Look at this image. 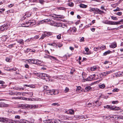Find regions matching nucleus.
<instances>
[{"label":"nucleus","mask_w":123,"mask_h":123,"mask_svg":"<svg viewBox=\"0 0 123 123\" xmlns=\"http://www.w3.org/2000/svg\"><path fill=\"white\" fill-rule=\"evenodd\" d=\"M42 61H39L38 60H35V64L37 65H40L42 63Z\"/></svg>","instance_id":"obj_17"},{"label":"nucleus","mask_w":123,"mask_h":123,"mask_svg":"<svg viewBox=\"0 0 123 123\" xmlns=\"http://www.w3.org/2000/svg\"><path fill=\"white\" fill-rule=\"evenodd\" d=\"M115 70H112L109 71H108L106 72V75H107L108 74H110L111 73H112L113 72H114Z\"/></svg>","instance_id":"obj_29"},{"label":"nucleus","mask_w":123,"mask_h":123,"mask_svg":"<svg viewBox=\"0 0 123 123\" xmlns=\"http://www.w3.org/2000/svg\"><path fill=\"white\" fill-rule=\"evenodd\" d=\"M25 94H27L31 96H32L33 94V93L32 92H25Z\"/></svg>","instance_id":"obj_42"},{"label":"nucleus","mask_w":123,"mask_h":123,"mask_svg":"<svg viewBox=\"0 0 123 123\" xmlns=\"http://www.w3.org/2000/svg\"><path fill=\"white\" fill-rule=\"evenodd\" d=\"M6 61L8 62H10L11 61V60L9 57H6Z\"/></svg>","instance_id":"obj_44"},{"label":"nucleus","mask_w":123,"mask_h":123,"mask_svg":"<svg viewBox=\"0 0 123 123\" xmlns=\"http://www.w3.org/2000/svg\"><path fill=\"white\" fill-rule=\"evenodd\" d=\"M80 6L81 8H86L87 7V6L84 4H81L80 5Z\"/></svg>","instance_id":"obj_21"},{"label":"nucleus","mask_w":123,"mask_h":123,"mask_svg":"<svg viewBox=\"0 0 123 123\" xmlns=\"http://www.w3.org/2000/svg\"><path fill=\"white\" fill-rule=\"evenodd\" d=\"M49 76L44 73H41L40 74V78L44 79L47 81L49 80Z\"/></svg>","instance_id":"obj_3"},{"label":"nucleus","mask_w":123,"mask_h":123,"mask_svg":"<svg viewBox=\"0 0 123 123\" xmlns=\"http://www.w3.org/2000/svg\"><path fill=\"white\" fill-rule=\"evenodd\" d=\"M119 89L117 88H115L112 91L113 92H117L118 91Z\"/></svg>","instance_id":"obj_52"},{"label":"nucleus","mask_w":123,"mask_h":123,"mask_svg":"<svg viewBox=\"0 0 123 123\" xmlns=\"http://www.w3.org/2000/svg\"><path fill=\"white\" fill-rule=\"evenodd\" d=\"M91 89V87L90 86H88L86 87L85 89L86 91H88Z\"/></svg>","instance_id":"obj_28"},{"label":"nucleus","mask_w":123,"mask_h":123,"mask_svg":"<svg viewBox=\"0 0 123 123\" xmlns=\"http://www.w3.org/2000/svg\"><path fill=\"white\" fill-rule=\"evenodd\" d=\"M116 22L111 21L110 25H116Z\"/></svg>","instance_id":"obj_49"},{"label":"nucleus","mask_w":123,"mask_h":123,"mask_svg":"<svg viewBox=\"0 0 123 123\" xmlns=\"http://www.w3.org/2000/svg\"><path fill=\"white\" fill-rule=\"evenodd\" d=\"M93 78L92 77V76H90L86 78L85 80L86 81H90L93 79Z\"/></svg>","instance_id":"obj_19"},{"label":"nucleus","mask_w":123,"mask_h":123,"mask_svg":"<svg viewBox=\"0 0 123 123\" xmlns=\"http://www.w3.org/2000/svg\"><path fill=\"white\" fill-rule=\"evenodd\" d=\"M76 117L77 118V119H80L81 118H87V117L86 116H78L77 115L76 116Z\"/></svg>","instance_id":"obj_9"},{"label":"nucleus","mask_w":123,"mask_h":123,"mask_svg":"<svg viewBox=\"0 0 123 123\" xmlns=\"http://www.w3.org/2000/svg\"><path fill=\"white\" fill-rule=\"evenodd\" d=\"M99 87L102 88H104L105 86V85L104 84H102L101 85H100L99 86Z\"/></svg>","instance_id":"obj_45"},{"label":"nucleus","mask_w":123,"mask_h":123,"mask_svg":"<svg viewBox=\"0 0 123 123\" xmlns=\"http://www.w3.org/2000/svg\"><path fill=\"white\" fill-rule=\"evenodd\" d=\"M111 52V51L109 50L106 51L103 53V55H106L108 54H110Z\"/></svg>","instance_id":"obj_24"},{"label":"nucleus","mask_w":123,"mask_h":123,"mask_svg":"<svg viewBox=\"0 0 123 123\" xmlns=\"http://www.w3.org/2000/svg\"><path fill=\"white\" fill-rule=\"evenodd\" d=\"M99 47H94V50L95 51H97L98 50H99Z\"/></svg>","instance_id":"obj_50"},{"label":"nucleus","mask_w":123,"mask_h":123,"mask_svg":"<svg viewBox=\"0 0 123 123\" xmlns=\"http://www.w3.org/2000/svg\"><path fill=\"white\" fill-rule=\"evenodd\" d=\"M15 45V43H14L13 44H11L9 45L8 46V48H11L13 47L14 45Z\"/></svg>","instance_id":"obj_41"},{"label":"nucleus","mask_w":123,"mask_h":123,"mask_svg":"<svg viewBox=\"0 0 123 123\" xmlns=\"http://www.w3.org/2000/svg\"><path fill=\"white\" fill-rule=\"evenodd\" d=\"M8 105L5 104L4 102L0 103V107H7L8 106Z\"/></svg>","instance_id":"obj_11"},{"label":"nucleus","mask_w":123,"mask_h":123,"mask_svg":"<svg viewBox=\"0 0 123 123\" xmlns=\"http://www.w3.org/2000/svg\"><path fill=\"white\" fill-rule=\"evenodd\" d=\"M44 90L46 92L47 90H49V87L47 86H44Z\"/></svg>","instance_id":"obj_39"},{"label":"nucleus","mask_w":123,"mask_h":123,"mask_svg":"<svg viewBox=\"0 0 123 123\" xmlns=\"http://www.w3.org/2000/svg\"><path fill=\"white\" fill-rule=\"evenodd\" d=\"M54 121L51 119H48L43 121V122L47 123H54Z\"/></svg>","instance_id":"obj_13"},{"label":"nucleus","mask_w":123,"mask_h":123,"mask_svg":"<svg viewBox=\"0 0 123 123\" xmlns=\"http://www.w3.org/2000/svg\"><path fill=\"white\" fill-rule=\"evenodd\" d=\"M121 22L123 23V19H121L119 21L116 22V25L121 24Z\"/></svg>","instance_id":"obj_27"},{"label":"nucleus","mask_w":123,"mask_h":123,"mask_svg":"<svg viewBox=\"0 0 123 123\" xmlns=\"http://www.w3.org/2000/svg\"><path fill=\"white\" fill-rule=\"evenodd\" d=\"M53 92L54 93H53V95H56L59 93L58 91L57 90H53Z\"/></svg>","instance_id":"obj_26"},{"label":"nucleus","mask_w":123,"mask_h":123,"mask_svg":"<svg viewBox=\"0 0 123 123\" xmlns=\"http://www.w3.org/2000/svg\"><path fill=\"white\" fill-rule=\"evenodd\" d=\"M7 29V27L5 25H3L0 27V30L1 31H3Z\"/></svg>","instance_id":"obj_8"},{"label":"nucleus","mask_w":123,"mask_h":123,"mask_svg":"<svg viewBox=\"0 0 123 123\" xmlns=\"http://www.w3.org/2000/svg\"><path fill=\"white\" fill-rule=\"evenodd\" d=\"M18 106L21 108L25 109L26 108L28 109L29 108V105H25L24 104H19L18 105Z\"/></svg>","instance_id":"obj_4"},{"label":"nucleus","mask_w":123,"mask_h":123,"mask_svg":"<svg viewBox=\"0 0 123 123\" xmlns=\"http://www.w3.org/2000/svg\"><path fill=\"white\" fill-rule=\"evenodd\" d=\"M57 27H61V26H62V24L61 23H57Z\"/></svg>","instance_id":"obj_53"},{"label":"nucleus","mask_w":123,"mask_h":123,"mask_svg":"<svg viewBox=\"0 0 123 123\" xmlns=\"http://www.w3.org/2000/svg\"><path fill=\"white\" fill-rule=\"evenodd\" d=\"M122 13L121 12H118L116 14L117 15L120 16L122 15Z\"/></svg>","instance_id":"obj_63"},{"label":"nucleus","mask_w":123,"mask_h":123,"mask_svg":"<svg viewBox=\"0 0 123 123\" xmlns=\"http://www.w3.org/2000/svg\"><path fill=\"white\" fill-rule=\"evenodd\" d=\"M118 101H113L112 103L113 104H117L118 103Z\"/></svg>","instance_id":"obj_56"},{"label":"nucleus","mask_w":123,"mask_h":123,"mask_svg":"<svg viewBox=\"0 0 123 123\" xmlns=\"http://www.w3.org/2000/svg\"><path fill=\"white\" fill-rule=\"evenodd\" d=\"M69 90V89L68 88L66 87V88L64 90V91L65 92H68Z\"/></svg>","instance_id":"obj_59"},{"label":"nucleus","mask_w":123,"mask_h":123,"mask_svg":"<svg viewBox=\"0 0 123 123\" xmlns=\"http://www.w3.org/2000/svg\"><path fill=\"white\" fill-rule=\"evenodd\" d=\"M114 116H116L115 117V119H120L121 118H122V117H120V116H116V115H114Z\"/></svg>","instance_id":"obj_38"},{"label":"nucleus","mask_w":123,"mask_h":123,"mask_svg":"<svg viewBox=\"0 0 123 123\" xmlns=\"http://www.w3.org/2000/svg\"><path fill=\"white\" fill-rule=\"evenodd\" d=\"M111 18L112 19L115 20H117L118 19V18H117L113 16H111Z\"/></svg>","instance_id":"obj_46"},{"label":"nucleus","mask_w":123,"mask_h":123,"mask_svg":"<svg viewBox=\"0 0 123 123\" xmlns=\"http://www.w3.org/2000/svg\"><path fill=\"white\" fill-rule=\"evenodd\" d=\"M17 42L18 43L21 44H23L24 43V41L22 39L18 40Z\"/></svg>","instance_id":"obj_34"},{"label":"nucleus","mask_w":123,"mask_h":123,"mask_svg":"<svg viewBox=\"0 0 123 123\" xmlns=\"http://www.w3.org/2000/svg\"><path fill=\"white\" fill-rule=\"evenodd\" d=\"M90 11L91 12H93L94 13L98 14V9L97 8H91Z\"/></svg>","instance_id":"obj_5"},{"label":"nucleus","mask_w":123,"mask_h":123,"mask_svg":"<svg viewBox=\"0 0 123 123\" xmlns=\"http://www.w3.org/2000/svg\"><path fill=\"white\" fill-rule=\"evenodd\" d=\"M111 21L107 20L105 21L104 23L106 24L110 25Z\"/></svg>","instance_id":"obj_36"},{"label":"nucleus","mask_w":123,"mask_h":123,"mask_svg":"<svg viewBox=\"0 0 123 123\" xmlns=\"http://www.w3.org/2000/svg\"><path fill=\"white\" fill-rule=\"evenodd\" d=\"M119 76H123V72H118Z\"/></svg>","instance_id":"obj_43"},{"label":"nucleus","mask_w":123,"mask_h":123,"mask_svg":"<svg viewBox=\"0 0 123 123\" xmlns=\"http://www.w3.org/2000/svg\"><path fill=\"white\" fill-rule=\"evenodd\" d=\"M44 2L45 1L43 0H39L38 2L42 4H43Z\"/></svg>","instance_id":"obj_48"},{"label":"nucleus","mask_w":123,"mask_h":123,"mask_svg":"<svg viewBox=\"0 0 123 123\" xmlns=\"http://www.w3.org/2000/svg\"><path fill=\"white\" fill-rule=\"evenodd\" d=\"M38 106L37 105H29V108H32L34 109L35 108H37Z\"/></svg>","instance_id":"obj_16"},{"label":"nucleus","mask_w":123,"mask_h":123,"mask_svg":"<svg viewBox=\"0 0 123 123\" xmlns=\"http://www.w3.org/2000/svg\"><path fill=\"white\" fill-rule=\"evenodd\" d=\"M13 89L16 90H19L21 89V87H14Z\"/></svg>","instance_id":"obj_47"},{"label":"nucleus","mask_w":123,"mask_h":123,"mask_svg":"<svg viewBox=\"0 0 123 123\" xmlns=\"http://www.w3.org/2000/svg\"><path fill=\"white\" fill-rule=\"evenodd\" d=\"M59 105H60L58 103H52L51 105L52 106H59Z\"/></svg>","instance_id":"obj_40"},{"label":"nucleus","mask_w":123,"mask_h":123,"mask_svg":"<svg viewBox=\"0 0 123 123\" xmlns=\"http://www.w3.org/2000/svg\"><path fill=\"white\" fill-rule=\"evenodd\" d=\"M98 12V14H101L102 13H103L104 12L103 11H102L99 9Z\"/></svg>","instance_id":"obj_58"},{"label":"nucleus","mask_w":123,"mask_h":123,"mask_svg":"<svg viewBox=\"0 0 123 123\" xmlns=\"http://www.w3.org/2000/svg\"><path fill=\"white\" fill-rule=\"evenodd\" d=\"M54 123H69L67 122H63L59 119H57L54 121Z\"/></svg>","instance_id":"obj_6"},{"label":"nucleus","mask_w":123,"mask_h":123,"mask_svg":"<svg viewBox=\"0 0 123 123\" xmlns=\"http://www.w3.org/2000/svg\"><path fill=\"white\" fill-rule=\"evenodd\" d=\"M36 24V21L34 20H29L22 23L23 25H25L24 27H28L29 26H32Z\"/></svg>","instance_id":"obj_1"},{"label":"nucleus","mask_w":123,"mask_h":123,"mask_svg":"<svg viewBox=\"0 0 123 123\" xmlns=\"http://www.w3.org/2000/svg\"><path fill=\"white\" fill-rule=\"evenodd\" d=\"M0 121L4 123H16V121H15L3 118H0Z\"/></svg>","instance_id":"obj_2"},{"label":"nucleus","mask_w":123,"mask_h":123,"mask_svg":"<svg viewBox=\"0 0 123 123\" xmlns=\"http://www.w3.org/2000/svg\"><path fill=\"white\" fill-rule=\"evenodd\" d=\"M81 88V87L80 86H78L77 87L76 89L77 91H79Z\"/></svg>","instance_id":"obj_54"},{"label":"nucleus","mask_w":123,"mask_h":123,"mask_svg":"<svg viewBox=\"0 0 123 123\" xmlns=\"http://www.w3.org/2000/svg\"><path fill=\"white\" fill-rule=\"evenodd\" d=\"M117 44L115 43H114L110 45V47L112 48H114L117 47Z\"/></svg>","instance_id":"obj_12"},{"label":"nucleus","mask_w":123,"mask_h":123,"mask_svg":"<svg viewBox=\"0 0 123 123\" xmlns=\"http://www.w3.org/2000/svg\"><path fill=\"white\" fill-rule=\"evenodd\" d=\"M46 93L48 95H53V93H54L53 90H47L46 92Z\"/></svg>","instance_id":"obj_7"},{"label":"nucleus","mask_w":123,"mask_h":123,"mask_svg":"<svg viewBox=\"0 0 123 123\" xmlns=\"http://www.w3.org/2000/svg\"><path fill=\"white\" fill-rule=\"evenodd\" d=\"M24 86L32 88H34L35 87V86L34 85H24Z\"/></svg>","instance_id":"obj_22"},{"label":"nucleus","mask_w":123,"mask_h":123,"mask_svg":"<svg viewBox=\"0 0 123 123\" xmlns=\"http://www.w3.org/2000/svg\"><path fill=\"white\" fill-rule=\"evenodd\" d=\"M41 74V73H37L36 75L37 76V77L40 78V74Z\"/></svg>","instance_id":"obj_64"},{"label":"nucleus","mask_w":123,"mask_h":123,"mask_svg":"<svg viewBox=\"0 0 123 123\" xmlns=\"http://www.w3.org/2000/svg\"><path fill=\"white\" fill-rule=\"evenodd\" d=\"M14 71H16V73L17 74H19V70L17 68H16V70H15Z\"/></svg>","instance_id":"obj_55"},{"label":"nucleus","mask_w":123,"mask_h":123,"mask_svg":"<svg viewBox=\"0 0 123 123\" xmlns=\"http://www.w3.org/2000/svg\"><path fill=\"white\" fill-rule=\"evenodd\" d=\"M66 113L67 114H73L74 113V111L72 110H69L66 112Z\"/></svg>","instance_id":"obj_10"},{"label":"nucleus","mask_w":123,"mask_h":123,"mask_svg":"<svg viewBox=\"0 0 123 123\" xmlns=\"http://www.w3.org/2000/svg\"><path fill=\"white\" fill-rule=\"evenodd\" d=\"M21 123H33L26 120H23Z\"/></svg>","instance_id":"obj_25"},{"label":"nucleus","mask_w":123,"mask_h":123,"mask_svg":"<svg viewBox=\"0 0 123 123\" xmlns=\"http://www.w3.org/2000/svg\"><path fill=\"white\" fill-rule=\"evenodd\" d=\"M68 5L70 7H73L74 5V4L72 2H70L68 4Z\"/></svg>","instance_id":"obj_37"},{"label":"nucleus","mask_w":123,"mask_h":123,"mask_svg":"<svg viewBox=\"0 0 123 123\" xmlns=\"http://www.w3.org/2000/svg\"><path fill=\"white\" fill-rule=\"evenodd\" d=\"M44 21H45L44 20H42L39 21V22L38 23V25L42 24L43 23H44Z\"/></svg>","instance_id":"obj_31"},{"label":"nucleus","mask_w":123,"mask_h":123,"mask_svg":"<svg viewBox=\"0 0 123 123\" xmlns=\"http://www.w3.org/2000/svg\"><path fill=\"white\" fill-rule=\"evenodd\" d=\"M101 74L103 76H105L106 75V72H103L101 73Z\"/></svg>","instance_id":"obj_62"},{"label":"nucleus","mask_w":123,"mask_h":123,"mask_svg":"<svg viewBox=\"0 0 123 123\" xmlns=\"http://www.w3.org/2000/svg\"><path fill=\"white\" fill-rule=\"evenodd\" d=\"M120 109L119 107H113L111 106L110 110H117Z\"/></svg>","instance_id":"obj_14"},{"label":"nucleus","mask_w":123,"mask_h":123,"mask_svg":"<svg viewBox=\"0 0 123 123\" xmlns=\"http://www.w3.org/2000/svg\"><path fill=\"white\" fill-rule=\"evenodd\" d=\"M44 20L45 21H44V23L47 22L49 21H51L50 19H47Z\"/></svg>","instance_id":"obj_61"},{"label":"nucleus","mask_w":123,"mask_h":123,"mask_svg":"<svg viewBox=\"0 0 123 123\" xmlns=\"http://www.w3.org/2000/svg\"><path fill=\"white\" fill-rule=\"evenodd\" d=\"M64 117L65 120H69V118H70L69 117H68L67 116H64Z\"/></svg>","instance_id":"obj_57"},{"label":"nucleus","mask_w":123,"mask_h":123,"mask_svg":"<svg viewBox=\"0 0 123 123\" xmlns=\"http://www.w3.org/2000/svg\"><path fill=\"white\" fill-rule=\"evenodd\" d=\"M75 71V70L74 69H71V71H70V73L71 74H73L74 72Z\"/></svg>","instance_id":"obj_60"},{"label":"nucleus","mask_w":123,"mask_h":123,"mask_svg":"<svg viewBox=\"0 0 123 123\" xmlns=\"http://www.w3.org/2000/svg\"><path fill=\"white\" fill-rule=\"evenodd\" d=\"M44 57L46 58H48V57L47 56H44ZM48 58L51 59H53L55 60H56V58L55 57L51 56H49Z\"/></svg>","instance_id":"obj_20"},{"label":"nucleus","mask_w":123,"mask_h":123,"mask_svg":"<svg viewBox=\"0 0 123 123\" xmlns=\"http://www.w3.org/2000/svg\"><path fill=\"white\" fill-rule=\"evenodd\" d=\"M35 59H30L28 60V61L29 62L35 64Z\"/></svg>","instance_id":"obj_15"},{"label":"nucleus","mask_w":123,"mask_h":123,"mask_svg":"<svg viewBox=\"0 0 123 123\" xmlns=\"http://www.w3.org/2000/svg\"><path fill=\"white\" fill-rule=\"evenodd\" d=\"M85 51L86 52V53H85V52L84 51V52H83V53L85 54H88L89 53H87V52L89 51V49L88 48H85Z\"/></svg>","instance_id":"obj_23"},{"label":"nucleus","mask_w":123,"mask_h":123,"mask_svg":"<svg viewBox=\"0 0 123 123\" xmlns=\"http://www.w3.org/2000/svg\"><path fill=\"white\" fill-rule=\"evenodd\" d=\"M16 68H11L9 69H7L8 71H12L16 70Z\"/></svg>","instance_id":"obj_33"},{"label":"nucleus","mask_w":123,"mask_h":123,"mask_svg":"<svg viewBox=\"0 0 123 123\" xmlns=\"http://www.w3.org/2000/svg\"><path fill=\"white\" fill-rule=\"evenodd\" d=\"M98 100H97L96 101L93 102V104L95 103L96 104V106H100L101 105V102H98V104H97V103L98 102Z\"/></svg>","instance_id":"obj_18"},{"label":"nucleus","mask_w":123,"mask_h":123,"mask_svg":"<svg viewBox=\"0 0 123 123\" xmlns=\"http://www.w3.org/2000/svg\"><path fill=\"white\" fill-rule=\"evenodd\" d=\"M105 48V45H103L101 46L99 48L102 50H103Z\"/></svg>","instance_id":"obj_51"},{"label":"nucleus","mask_w":123,"mask_h":123,"mask_svg":"<svg viewBox=\"0 0 123 123\" xmlns=\"http://www.w3.org/2000/svg\"><path fill=\"white\" fill-rule=\"evenodd\" d=\"M55 18H60L61 19L63 18H64L63 16L60 15H57L55 16Z\"/></svg>","instance_id":"obj_32"},{"label":"nucleus","mask_w":123,"mask_h":123,"mask_svg":"<svg viewBox=\"0 0 123 123\" xmlns=\"http://www.w3.org/2000/svg\"><path fill=\"white\" fill-rule=\"evenodd\" d=\"M97 69V68L95 66H94L91 67V69L92 71H94L96 70Z\"/></svg>","instance_id":"obj_30"},{"label":"nucleus","mask_w":123,"mask_h":123,"mask_svg":"<svg viewBox=\"0 0 123 123\" xmlns=\"http://www.w3.org/2000/svg\"><path fill=\"white\" fill-rule=\"evenodd\" d=\"M46 36V34H43L41 38L39 39H43L44 37H45Z\"/></svg>","instance_id":"obj_35"}]
</instances>
